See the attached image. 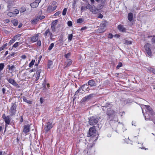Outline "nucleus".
Wrapping results in <instances>:
<instances>
[{"mask_svg": "<svg viewBox=\"0 0 155 155\" xmlns=\"http://www.w3.org/2000/svg\"><path fill=\"white\" fill-rule=\"evenodd\" d=\"M142 107L146 108V112L145 114L143 113V110L142 112L145 117L146 120H152L153 122L155 121V114L149 105H143Z\"/></svg>", "mask_w": 155, "mask_h": 155, "instance_id": "obj_1", "label": "nucleus"}, {"mask_svg": "<svg viewBox=\"0 0 155 155\" xmlns=\"http://www.w3.org/2000/svg\"><path fill=\"white\" fill-rule=\"evenodd\" d=\"M105 103L106 104L105 105L104 104H101V105L102 107V109L103 110H105L107 109V114L108 116H111L113 115L115 113L114 110H111V108H108V107H110L109 105H110V104H108L107 103H106L105 101Z\"/></svg>", "mask_w": 155, "mask_h": 155, "instance_id": "obj_2", "label": "nucleus"}, {"mask_svg": "<svg viewBox=\"0 0 155 155\" xmlns=\"http://www.w3.org/2000/svg\"><path fill=\"white\" fill-rule=\"evenodd\" d=\"M99 119L97 117L93 116L89 118V123L91 125H94L98 122Z\"/></svg>", "mask_w": 155, "mask_h": 155, "instance_id": "obj_3", "label": "nucleus"}, {"mask_svg": "<svg viewBox=\"0 0 155 155\" xmlns=\"http://www.w3.org/2000/svg\"><path fill=\"white\" fill-rule=\"evenodd\" d=\"M105 0H101L100 4H98L97 7L94 6V8L96 10V14H97L98 11L102 9L105 6Z\"/></svg>", "mask_w": 155, "mask_h": 155, "instance_id": "obj_4", "label": "nucleus"}, {"mask_svg": "<svg viewBox=\"0 0 155 155\" xmlns=\"http://www.w3.org/2000/svg\"><path fill=\"white\" fill-rule=\"evenodd\" d=\"M152 45L149 44L147 43L144 46V48L147 54L149 56H151L152 55L151 51Z\"/></svg>", "mask_w": 155, "mask_h": 155, "instance_id": "obj_5", "label": "nucleus"}, {"mask_svg": "<svg viewBox=\"0 0 155 155\" xmlns=\"http://www.w3.org/2000/svg\"><path fill=\"white\" fill-rule=\"evenodd\" d=\"M96 130H95V127L93 126L91 127L89 131V136H94L96 135Z\"/></svg>", "mask_w": 155, "mask_h": 155, "instance_id": "obj_6", "label": "nucleus"}, {"mask_svg": "<svg viewBox=\"0 0 155 155\" xmlns=\"http://www.w3.org/2000/svg\"><path fill=\"white\" fill-rule=\"evenodd\" d=\"M94 94H90L84 97L81 100L82 102H84L91 100L94 97Z\"/></svg>", "mask_w": 155, "mask_h": 155, "instance_id": "obj_7", "label": "nucleus"}, {"mask_svg": "<svg viewBox=\"0 0 155 155\" xmlns=\"http://www.w3.org/2000/svg\"><path fill=\"white\" fill-rule=\"evenodd\" d=\"M94 5H91L88 4L86 5V8L89 9L91 12L93 13L96 14V10H95L94 8Z\"/></svg>", "mask_w": 155, "mask_h": 155, "instance_id": "obj_8", "label": "nucleus"}, {"mask_svg": "<svg viewBox=\"0 0 155 155\" xmlns=\"http://www.w3.org/2000/svg\"><path fill=\"white\" fill-rule=\"evenodd\" d=\"M52 123L48 122L47 123L46 127L45 130L46 132H48L53 127Z\"/></svg>", "mask_w": 155, "mask_h": 155, "instance_id": "obj_9", "label": "nucleus"}, {"mask_svg": "<svg viewBox=\"0 0 155 155\" xmlns=\"http://www.w3.org/2000/svg\"><path fill=\"white\" fill-rule=\"evenodd\" d=\"M17 105L15 104L12 103V107L10 110V112L12 114H14L16 112Z\"/></svg>", "mask_w": 155, "mask_h": 155, "instance_id": "obj_10", "label": "nucleus"}, {"mask_svg": "<svg viewBox=\"0 0 155 155\" xmlns=\"http://www.w3.org/2000/svg\"><path fill=\"white\" fill-rule=\"evenodd\" d=\"M44 35L45 37L48 36V35H49L51 38H52L53 36V35L52 33L50 32V30L49 29H48L45 31Z\"/></svg>", "mask_w": 155, "mask_h": 155, "instance_id": "obj_11", "label": "nucleus"}, {"mask_svg": "<svg viewBox=\"0 0 155 155\" xmlns=\"http://www.w3.org/2000/svg\"><path fill=\"white\" fill-rule=\"evenodd\" d=\"M57 6L50 5L47 8V11L48 12H51L55 10L57 8Z\"/></svg>", "mask_w": 155, "mask_h": 155, "instance_id": "obj_12", "label": "nucleus"}, {"mask_svg": "<svg viewBox=\"0 0 155 155\" xmlns=\"http://www.w3.org/2000/svg\"><path fill=\"white\" fill-rule=\"evenodd\" d=\"M81 91L82 90L84 92L89 91V89L87 84L82 86L80 88Z\"/></svg>", "mask_w": 155, "mask_h": 155, "instance_id": "obj_13", "label": "nucleus"}, {"mask_svg": "<svg viewBox=\"0 0 155 155\" xmlns=\"http://www.w3.org/2000/svg\"><path fill=\"white\" fill-rule=\"evenodd\" d=\"M72 61L69 59H67L65 63V64L64 65V68H66L69 67L72 64Z\"/></svg>", "mask_w": 155, "mask_h": 155, "instance_id": "obj_14", "label": "nucleus"}, {"mask_svg": "<svg viewBox=\"0 0 155 155\" xmlns=\"http://www.w3.org/2000/svg\"><path fill=\"white\" fill-rule=\"evenodd\" d=\"M24 127L23 132L25 134H26L29 131L30 128L29 125H25Z\"/></svg>", "mask_w": 155, "mask_h": 155, "instance_id": "obj_15", "label": "nucleus"}, {"mask_svg": "<svg viewBox=\"0 0 155 155\" xmlns=\"http://www.w3.org/2000/svg\"><path fill=\"white\" fill-rule=\"evenodd\" d=\"M38 38V35L36 34L35 35L31 38V41L32 42H34L37 41Z\"/></svg>", "mask_w": 155, "mask_h": 155, "instance_id": "obj_16", "label": "nucleus"}, {"mask_svg": "<svg viewBox=\"0 0 155 155\" xmlns=\"http://www.w3.org/2000/svg\"><path fill=\"white\" fill-rule=\"evenodd\" d=\"M8 81L9 83L14 86H17L18 85L14 79H9L8 80Z\"/></svg>", "mask_w": 155, "mask_h": 155, "instance_id": "obj_17", "label": "nucleus"}, {"mask_svg": "<svg viewBox=\"0 0 155 155\" xmlns=\"http://www.w3.org/2000/svg\"><path fill=\"white\" fill-rule=\"evenodd\" d=\"M88 83L89 85H90L91 87L94 86L96 85L95 82L94 80H89Z\"/></svg>", "mask_w": 155, "mask_h": 155, "instance_id": "obj_18", "label": "nucleus"}, {"mask_svg": "<svg viewBox=\"0 0 155 155\" xmlns=\"http://www.w3.org/2000/svg\"><path fill=\"white\" fill-rule=\"evenodd\" d=\"M118 29L120 31L122 32L125 31L126 30L124 26L121 25H119L118 26Z\"/></svg>", "mask_w": 155, "mask_h": 155, "instance_id": "obj_19", "label": "nucleus"}, {"mask_svg": "<svg viewBox=\"0 0 155 155\" xmlns=\"http://www.w3.org/2000/svg\"><path fill=\"white\" fill-rule=\"evenodd\" d=\"M41 70V68H40L38 67L37 69V70L36 71V75L37 76H38L39 77H40V74L42 72V71Z\"/></svg>", "mask_w": 155, "mask_h": 155, "instance_id": "obj_20", "label": "nucleus"}, {"mask_svg": "<svg viewBox=\"0 0 155 155\" xmlns=\"http://www.w3.org/2000/svg\"><path fill=\"white\" fill-rule=\"evenodd\" d=\"M128 19L130 21H131L133 19V14L132 13L130 12L128 14Z\"/></svg>", "mask_w": 155, "mask_h": 155, "instance_id": "obj_21", "label": "nucleus"}, {"mask_svg": "<svg viewBox=\"0 0 155 155\" xmlns=\"http://www.w3.org/2000/svg\"><path fill=\"white\" fill-rule=\"evenodd\" d=\"M38 21L39 20L38 18L37 17L35 18L33 20H31V22L32 24L35 25L37 23Z\"/></svg>", "mask_w": 155, "mask_h": 155, "instance_id": "obj_22", "label": "nucleus"}, {"mask_svg": "<svg viewBox=\"0 0 155 155\" xmlns=\"http://www.w3.org/2000/svg\"><path fill=\"white\" fill-rule=\"evenodd\" d=\"M106 30V29L105 28H103L102 27H101L100 28H98L97 30V32L99 33H101L104 32Z\"/></svg>", "mask_w": 155, "mask_h": 155, "instance_id": "obj_23", "label": "nucleus"}, {"mask_svg": "<svg viewBox=\"0 0 155 155\" xmlns=\"http://www.w3.org/2000/svg\"><path fill=\"white\" fill-rule=\"evenodd\" d=\"M8 3L9 5L8 6V9L11 8L12 5H15V3L14 2H12L11 0H9Z\"/></svg>", "mask_w": 155, "mask_h": 155, "instance_id": "obj_24", "label": "nucleus"}, {"mask_svg": "<svg viewBox=\"0 0 155 155\" xmlns=\"http://www.w3.org/2000/svg\"><path fill=\"white\" fill-rule=\"evenodd\" d=\"M5 122L7 124H9L10 123V117L8 116H6V118L4 120Z\"/></svg>", "mask_w": 155, "mask_h": 155, "instance_id": "obj_25", "label": "nucleus"}, {"mask_svg": "<svg viewBox=\"0 0 155 155\" xmlns=\"http://www.w3.org/2000/svg\"><path fill=\"white\" fill-rule=\"evenodd\" d=\"M30 5L32 8H35L37 7L38 5V4L34 2H33L31 3Z\"/></svg>", "mask_w": 155, "mask_h": 155, "instance_id": "obj_26", "label": "nucleus"}, {"mask_svg": "<svg viewBox=\"0 0 155 155\" xmlns=\"http://www.w3.org/2000/svg\"><path fill=\"white\" fill-rule=\"evenodd\" d=\"M23 99L24 101L27 103L29 104H31V101L27 100L26 98L25 97H23Z\"/></svg>", "mask_w": 155, "mask_h": 155, "instance_id": "obj_27", "label": "nucleus"}, {"mask_svg": "<svg viewBox=\"0 0 155 155\" xmlns=\"http://www.w3.org/2000/svg\"><path fill=\"white\" fill-rule=\"evenodd\" d=\"M8 69L12 71H13L15 68V67L14 65L10 66V65H8Z\"/></svg>", "mask_w": 155, "mask_h": 155, "instance_id": "obj_28", "label": "nucleus"}, {"mask_svg": "<svg viewBox=\"0 0 155 155\" xmlns=\"http://www.w3.org/2000/svg\"><path fill=\"white\" fill-rule=\"evenodd\" d=\"M12 23L14 25L16 26L17 25L18 22V21L16 19L13 20L12 21Z\"/></svg>", "mask_w": 155, "mask_h": 155, "instance_id": "obj_29", "label": "nucleus"}, {"mask_svg": "<svg viewBox=\"0 0 155 155\" xmlns=\"http://www.w3.org/2000/svg\"><path fill=\"white\" fill-rule=\"evenodd\" d=\"M7 15L10 17H13L15 16V14L12 12H9L8 13Z\"/></svg>", "mask_w": 155, "mask_h": 155, "instance_id": "obj_30", "label": "nucleus"}, {"mask_svg": "<svg viewBox=\"0 0 155 155\" xmlns=\"http://www.w3.org/2000/svg\"><path fill=\"white\" fill-rule=\"evenodd\" d=\"M4 63H1L0 64V72L3 70L4 67Z\"/></svg>", "mask_w": 155, "mask_h": 155, "instance_id": "obj_31", "label": "nucleus"}, {"mask_svg": "<svg viewBox=\"0 0 155 155\" xmlns=\"http://www.w3.org/2000/svg\"><path fill=\"white\" fill-rule=\"evenodd\" d=\"M58 21L57 20L54 21L51 24V25L55 26L57 24Z\"/></svg>", "mask_w": 155, "mask_h": 155, "instance_id": "obj_32", "label": "nucleus"}, {"mask_svg": "<svg viewBox=\"0 0 155 155\" xmlns=\"http://www.w3.org/2000/svg\"><path fill=\"white\" fill-rule=\"evenodd\" d=\"M35 61V60H32L31 62L29 64V67H31L32 66L34 65Z\"/></svg>", "mask_w": 155, "mask_h": 155, "instance_id": "obj_33", "label": "nucleus"}, {"mask_svg": "<svg viewBox=\"0 0 155 155\" xmlns=\"http://www.w3.org/2000/svg\"><path fill=\"white\" fill-rule=\"evenodd\" d=\"M54 46V44L53 43H51L48 47V50L49 51L51 50L52 49Z\"/></svg>", "mask_w": 155, "mask_h": 155, "instance_id": "obj_34", "label": "nucleus"}, {"mask_svg": "<svg viewBox=\"0 0 155 155\" xmlns=\"http://www.w3.org/2000/svg\"><path fill=\"white\" fill-rule=\"evenodd\" d=\"M154 69L151 68L149 67L147 69V71H150V72L153 73Z\"/></svg>", "mask_w": 155, "mask_h": 155, "instance_id": "obj_35", "label": "nucleus"}, {"mask_svg": "<svg viewBox=\"0 0 155 155\" xmlns=\"http://www.w3.org/2000/svg\"><path fill=\"white\" fill-rule=\"evenodd\" d=\"M16 40L14 38H12V39L9 41V44L10 45H11V44L14 42Z\"/></svg>", "mask_w": 155, "mask_h": 155, "instance_id": "obj_36", "label": "nucleus"}, {"mask_svg": "<svg viewBox=\"0 0 155 155\" xmlns=\"http://www.w3.org/2000/svg\"><path fill=\"white\" fill-rule=\"evenodd\" d=\"M84 20L81 18H79L77 20V22L78 23H82Z\"/></svg>", "mask_w": 155, "mask_h": 155, "instance_id": "obj_37", "label": "nucleus"}, {"mask_svg": "<svg viewBox=\"0 0 155 155\" xmlns=\"http://www.w3.org/2000/svg\"><path fill=\"white\" fill-rule=\"evenodd\" d=\"M124 43L126 45H128L130 44L131 42L130 41H129L126 40H124Z\"/></svg>", "mask_w": 155, "mask_h": 155, "instance_id": "obj_38", "label": "nucleus"}, {"mask_svg": "<svg viewBox=\"0 0 155 155\" xmlns=\"http://www.w3.org/2000/svg\"><path fill=\"white\" fill-rule=\"evenodd\" d=\"M150 37H152L151 39V42L152 44H155V36H150Z\"/></svg>", "mask_w": 155, "mask_h": 155, "instance_id": "obj_39", "label": "nucleus"}, {"mask_svg": "<svg viewBox=\"0 0 155 155\" xmlns=\"http://www.w3.org/2000/svg\"><path fill=\"white\" fill-rule=\"evenodd\" d=\"M21 36V34H18L17 35H15L14 37H13V38H14L15 40H17L18 38L19 37H20V36Z\"/></svg>", "mask_w": 155, "mask_h": 155, "instance_id": "obj_40", "label": "nucleus"}, {"mask_svg": "<svg viewBox=\"0 0 155 155\" xmlns=\"http://www.w3.org/2000/svg\"><path fill=\"white\" fill-rule=\"evenodd\" d=\"M19 42H16L12 46V48H16L19 45Z\"/></svg>", "mask_w": 155, "mask_h": 155, "instance_id": "obj_41", "label": "nucleus"}, {"mask_svg": "<svg viewBox=\"0 0 155 155\" xmlns=\"http://www.w3.org/2000/svg\"><path fill=\"white\" fill-rule=\"evenodd\" d=\"M106 24L105 22L102 23L100 25L101 27L105 28L106 26Z\"/></svg>", "mask_w": 155, "mask_h": 155, "instance_id": "obj_42", "label": "nucleus"}, {"mask_svg": "<svg viewBox=\"0 0 155 155\" xmlns=\"http://www.w3.org/2000/svg\"><path fill=\"white\" fill-rule=\"evenodd\" d=\"M52 64V62L51 61H50L48 62V68H50Z\"/></svg>", "mask_w": 155, "mask_h": 155, "instance_id": "obj_43", "label": "nucleus"}, {"mask_svg": "<svg viewBox=\"0 0 155 155\" xmlns=\"http://www.w3.org/2000/svg\"><path fill=\"white\" fill-rule=\"evenodd\" d=\"M73 35L72 34H70L68 35V40L70 41H71L72 39Z\"/></svg>", "mask_w": 155, "mask_h": 155, "instance_id": "obj_44", "label": "nucleus"}, {"mask_svg": "<svg viewBox=\"0 0 155 155\" xmlns=\"http://www.w3.org/2000/svg\"><path fill=\"white\" fill-rule=\"evenodd\" d=\"M67 11V8H64L63 11L62 12V15H65L66 13V12Z\"/></svg>", "mask_w": 155, "mask_h": 155, "instance_id": "obj_45", "label": "nucleus"}, {"mask_svg": "<svg viewBox=\"0 0 155 155\" xmlns=\"http://www.w3.org/2000/svg\"><path fill=\"white\" fill-rule=\"evenodd\" d=\"M122 64L121 62H119L118 63V64L116 67V68L117 69H118L119 68L121 67L122 66Z\"/></svg>", "mask_w": 155, "mask_h": 155, "instance_id": "obj_46", "label": "nucleus"}, {"mask_svg": "<svg viewBox=\"0 0 155 155\" xmlns=\"http://www.w3.org/2000/svg\"><path fill=\"white\" fill-rule=\"evenodd\" d=\"M38 18V20H41L45 18V16H37Z\"/></svg>", "mask_w": 155, "mask_h": 155, "instance_id": "obj_47", "label": "nucleus"}, {"mask_svg": "<svg viewBox=\"0 0 155 155\" xmlns=\"http://www.w3.org/2000/svg\"><path fill=\"white\" fill-rule=\"evenodd\" d=\"M70 54L69 53H68L67 54H66L64 55L65 57L67 59H69V57L70 56Z\"/></svg>", "mask_w": 155, "mask_h": 155, "instance_id": "obj_48", "label": "nucleus"}, {"mask_svg": "<svg viewBox=\"0 0 155 155\" xmlns=\"http://www.w3.org/2000/svg\"><path fill=\"white\" fill-rule=\"evenodd\" d=\"M51 28L52 31L53 32H55V31H56V29H55V26H51Z\"/></svg>", "mask_w": 155, "mask_h": 155, "instance_id": "obj_49", "label": "nucleus"}, {"mask_svg": "<svg viewBox=\"0 0 155 155\" xmlns=\"http://www.w3.org/2000/svg\"><path fill=\"white\" fill-rule=\"evenodd\" d=\"M19 11L17 9H15L13 13L15 14V15L19 13Z\"/></svg>", "mask_w": 155, "mask_h": 155, "instance_id": "obj_50", "label": "nucleus"}, {"mask_svg": "<svg viewBox=\"0 0 155 155\" xmlns=\"http://www.w3.org/2000/svg\"><path fill=\"white\" fill-rule=\"evenodd\" d=\"M25 8L24 7H22L21 8L20 10V12H23L25 11Z\"/></svg>", "mask_w": 155, "mask_h": 155, "instance_id": "obj_51", "label": "nucleus"}, {"mask_svg": "<svg viewBox=\"0 0 155 155\" xmlns=\"http://www.w3.org/2000/svg\"><path fill=\"white\" fill-rule=\"evenodd\" d=\"M68 25L69 26H71L72 25V22L71 21H68Z\"/></svg>", "mask_w": 155, "mask_h": 155, "instance_id": "obj_52", "label": "nucleus"}, {"mask_svg": "<svg viewBox=\"0 0 155 155\" xmlns=\"http://www.w3.org/2000/svg\"><path fill=\"white\" fill-rule=\"evenodd\" d=\"M86 7H84L83 6L81 7V10L83 12L85 11L86 10Z\"/></svg>", "mask_w": 155, "mask_h": 155, "instance_id": "obj_53", "label": "nucleus"}, {"mask_svg": "<svg viewBox=\"0 0 155 155\" xmlns=\"http://www.w3.org/2000/svg\"><path fill=\"white\" fill-rule=\"evenodd\" d=\"M77 1V0H73V3L72 4V6L73 7L75 6V4H76V2Z\"/></svg>", "mask_w": 155, "mask_h": 155, "instance_id": "obj_54", "label": "nucleus"}, {"mask_svg": "<svg viewBox=\"0 0 155 155\" xmlns=\"http://www.w3.org/2000/svg\"><path fill=\"white\" fill-rule=\"evenodd\" d=\"M41 0H35L34 2L38 5L39 3L41 2Z\"/></svg>", "mask_w": 155, "mask_h": 155, "instance_id": "obj_55", "label": "nucleus"}, {"mask_svg": "<svg viewBox=\"0 0 155 155\" xmlns=\"http://www.w3.org/2000/svg\"><path fill=\"white\" fill-rule=\"evenodd\" d=\"M61 13V12H60L58 11L55 13L54 15V16L58 15L59 14H60Z\"/></svg>", "mask_w": 155, "mask_h": 155, "instance_id": "obj_56", "label": "nucleus"}, {"mask_svg": "<svg viewBox=\"0 0 155 155\" xmlns=\"http://www.w3.org/2000/svg\"><path fill=\"white\" fill-rule=\"evenodd\" d=\"M42 85H43L44 87L45 88H46V82H45V80H44V82L42 84Z\"/></svg>", "mask_w": 155, "mask_h": 155, "instance_id": "obj_57", "label": "nucleus"}, {"mask_svg": "<svg viewBox=\"0 0 155 155\" xmlns=\"http://www.w3.org/2000/svg\"><path fill=\"white\" fill-rule=\"evenodd\" d=\"M7 44L6 43L4 45H3L2 47L3 48V49H4L5 48H6V46H7Z\"/></svg>", "mask_w": 155, "mask_h": 155, "instance_id": "obj_58", "label": "nucleus"}, {"mask_svg": "<svg viewBox=\"0 0 155 155\" xmlns=\"http://www.w3.org/2000/svg\"><path fill=\"white\" fill-rule=\"evenodd\" d=\"M21 58L23 59H25L26 58V56L25 55H23L21 56Z\"/></svg>", "mask_w": 155, "mask_h": 155, "instance_id": "obj_59", "label": "nucleus"}, {"mask_svg": "<svg viewBox=\"0 0 155 155\" xmlns=\"http://www.w3.org/2000/svg\"><path fill=\"white\" fill-rule=\"evenodd\" d=\"M80 88H79L75 93V95H76L77 94H78V93H79V92L81 91L80 90Z\"/></svg>", "mask_w": 155, "mask_h": 155, "instance_id": "obj_60", "label": "nucleus"}, {"mask_svg": "<svg viewBox=\"0 0 155 155\" xmlns=\"http://www.w3.org/2000/svg\"><path fill=\"white\" fill-rule=\"evenodd\" d=\"M37 45H38V46H41V41H38L37 42Z\"/></svg>", "mask_w": 155, "mask_h": 155, "instance_id": "obj_61", "label": "nucleus"}, {"mask_svg": "<svg viewBox=\"0 0 155 155\" xmlns=\"http://www.w3.org/2000/svg\"><path fill=\"white\" fill-rule=\"evenodd\" d=\"M2 93L3 94H5V92L6 91V89L5 88H3L2 89Z\"/></svg>", "mask_w": 155, "mask_h": 155, "instance_id": "obj_62", "label": "nucleus"}, {"mask_svg": "<svg viewBox=\"0 0 155 155\" xmlns=\"http://www.w3.org/2000/svg\"><path fill=\"white\" fill-rule=\"evenodd\" d=\"M103 15L102 14H100L97 18H103Z\"/></svg>", "mask_w": 155, "mask_h": 155, "instance_id": "obj_63", "label": "nucleus"}, {"mask_svg": "<svg viewBox=\"0 0 155 155\" xmlns=\"http://www.w3.org/2000/svg\"><path fill=\"white\" fill-rule=\"evenodd\" d=\"M2 118L4 120H5L6 118V116L5 114H4L2 115Z\"/></svg>", "mask_w": 155, "mask_h": 155, "instance_id": "obj_64", "label": "nucleus"}]
</instances>
